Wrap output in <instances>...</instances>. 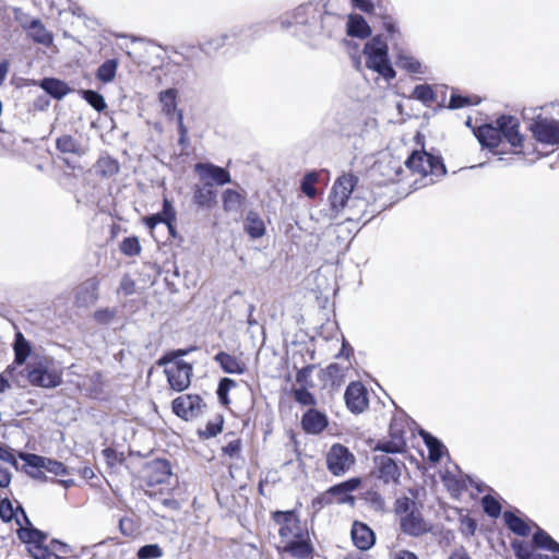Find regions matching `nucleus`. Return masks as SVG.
I'll use <instances>...</instances> for the list:
<instances>
[{"mask_svg": "<svg viewBox=\"0 0 559 559\" xmlns=\"http://www.w3.org/2000/svg\"><path fill=\"white\" fill-rule=\"evenodd\" d=\"M317 180H318V175L313 171L308 173L304 176L302 181H301V190L307 197H309V198L316 197L317 190L314 188V183L317 182Z\"/></svg>", "mask_w": 559, "mask_h": 559, "instance_id": "nucleus-49", "label": "nucleus"}, {"mask_svg": "<svg viewBox=\"0 0 559 559\" xmlns=\"http://www.w3.org/2000/svg\"><path fill=\"white\" fill-rule=\"evenodd\" d=\"M119 527L121 533L126 536H131L134 533L133 522L129 518L120 519Z\"/></svg>", "mask_w": 559, "mask_h": 559, "instance_id": "nucleus-62", "label": "nucleus"}, {"mask_svg": "<svg viewBox=\"0 0 559 559\" xmlns=\"http://www.w3.org/2000/svg\"><path fill=\"white\" fill-rule=\"evenodd\" d=\"M99 280L90 277L80 284L75 292V301L80 307H86L98 299Z\"/></svg>", "mask_w": 559, "mask_h": 559, "instance_id": "nucleus-18", "label": "nucleus"}, {"mask_svg": "<svg viewBox=\"0 0 559 559\" xmlns=\"http://www.w3.org/2000/svg\"><path fill=\"white\" fill-rule=\"evenodd\" d=\"M408 425L405 415L394 416L389 428V439H382L374 445V451L384 453H403L407 449L406 426Z\"/></svg>", "mask_w": 559, "mask_h": 559, "instance_id": "nucleus-8", "label": "nucleus"}, {"mask_svg": "<svg viewBox=\"0 0 559 559\" xmlns=\"http://www.w3.org/2000/svg\"><path fill=\"white\" fill-rule=\"evenodd\" d=\"M405 165L412 173H417L421 176L419 181H415L419 187L433 185L447 173L441 157L426 151H414L406 159Z\"/></svg>", "mask_w": 559, "mask_h": 559, "instance_id": "nucleus-5", "label": "nucleus"}, {"mask_svg": "<svg viewBox=\"0 0 559 559\" xmlns=\"http://www.w3.org/2000/svg\"><path fill=\"white\" fill-rule=\"evenodd\" d=\"M39 86L51 97L61 99L69 92L70 87L61 80L53 78H45L40 81Z\"/></svg>", "mask_w": 559, "mask_h": 559, "instance_id": "nucleus-29", "label": "nucleus"}, {"mask_svg": "<svg viewBox=\"0 0 559 559\" xmlns=\"http://www.w3.org/2000/svg\"><path fill=\"white\" fill-rule=\"evenodd\" d=\"M243 228L246 233L253 239L261 238L265 234V225L260 215L254 211H249Z\"/></svg>", "mask_w": 559, "mask_h": 559, "instance_id": "nucleus-27", "label": "nucleus"}, {"mask_svg": "<svg viewBox=\"0 0 559 559\" xmlns=\"http://www.w3.org/2000/svg\"><path fill=\"white\" fill-rule=\"evenodd\" d=\"M345 402L353 412L360 414L368 407V391L366 386H347Z\"/></svg>", "mask_w": 559, "mask_h": 559, "instance_id": "nucleus-19", "label": "nucleus"}, {"mask_svg": "<svg viewBox=\"0 0 559 559\" xmlns=\"http://www.w3.org/2000/svg\"><path fill=\"white\" fill-rule=\"evenodd\" d=\"M389 453L379 454L373 457L372 475L384 485L400 484L402 469L405 464L388 455Z\"/></svg>", "mask_w": 559, "mask_h": 559, "instance_id": "nucleus-9", "label": "nucleus"}, {"mask_svg": "<svg viewBox=\"0 0 559 559\" xmlns=\"http://www.w3.org/2000/svg\"><path fill=\"white\" fill-rule=\"evenodd\" d=\"M97 168L103 176L110 177L119 171V164L111 157H102L97 162Z\"/></svg>", "mask_w": 559, "mask_h": 559, "instance_id": "nucleus-43", "label": "nucleus"}, {"mask_svg": "<svg viewBox=\"0 0 559 559\" xmlns=\"http://www.w3.org/2000/svg\"><path fill=\"white\" fill-rule=\"evenodd\" d=\"M382 26L391 35V37H394L395 35L400 34L397 25L392 16L384 14L382 15Z\"/></svg>", "mask_w": 559, "mask_h": 559, "instance_id": "nucleus-57", "label": "nucleus"}, {"mask_svg": "<svg viewBox=\"0 0 559 559\" xmlns=\"http://www.w3.org/2000/svg\"><path fill=\"white\" fill-rule=\"evenodd\" d=\"M240 450H241V441L239 439L228 442L223 448V452L230 457L237 456L240 453Z\"/></svg>", "mask_w": 559, "mask_h": 559, "instance_id": "nucleus-58", "label": "nucleus"}, {"mask_svg": "<svg viewBox=\"0 0 559 559\" xmlns=\"http://www.w3.org/2000/svg\"><path fill=\"white\" fill-rule=\"evenodd\" d=\"M475 136L481 146L495 148L501 142L499 126L483 124L474 131Z\"/></svg>", "mask_w": 559, "mask_h": 559, "instance_id": "nucleus-22", "label": "nucleus"}, {"mask_svg": "<svg viewBox=\"0 0 559 559\" xmlns=\"http://www.w3.org/2000/svg\"><path fill=\"white\" fill-rule=\"evenodd\" d=\"M14 360L3 374L0 384L27 381L29 384H58L57 377L49 371L51 360L46 356L32 354L31 343L22 332H16L13 342Z\"/></svg>", "mask_w": 559, "mask_h": 559, "instance_id": "nucleus-1", "label": "nucleus"}, {"mask_svg": "<svg viewBox=\"0 0 559 559\" xmlns=\"http://www.w3.org/2000/svg\"><path fill=\"white\" fill-rule=\"evenodd\" d=\"M333 501L334 500H333L332 496L330 495L329 490H326L325 492H323L321 496L317 497L313 500L312 506H313V508L319 510V509L323 508L324 506L333 503Z\"/></svg>", "mask_w": 559, "mask_h": 559, "instance_id": "nucleus-61", "label": "nucleus"}, {"mask_svg": "<svg viewBox=\"0 0 559 559\" xmlns=\"http://www.w3.org/2000/svg\"><path fill=\"white\" fill-rule=\"evenodd\" d=\"M396 66L409 73L424 74L425 69L420 61L408 53L407 51L401 50L396 55Z\"/></svg>", "mask_w": 559, "mask_h": 559, "instance_id": "nucleus-30", "label": "nucleus"}, {"mask_svg": "<svg viewBox=\"0 0 559 559\" xmlns=\"http://www.w3.org/2000/svg\"><path fill=\"white\" fill-rule=\"evenodd\" d=\"M28 32L31 37L39 44L48 46L52 43L51 34L45 28V26L38 20H33L29 23Z\"/></svg>", "mask_w": 559, "mask_h": 559, "instance_id": "nucleus-37", "label": "nucleus"}, {"mask_svg": "<svg viewBox=\"0 0 559 559\" xmlns=\"http://www.w3.org/2000/svg\"><path fill=\"white\" fill-rule=\"evenodd\" d=\"M56 145L57 148L62 153L79 154L81 150L78 141L73 136L68 134L58 138L56 141Z\"/></svg>", "mask_w": 559, "mask_h": 559, "instance_id": "nucleus-42", "label": "nucleus"}, {"mask_svg": "<svg viewBox=\"0 0 559 559\" xmlns=\"http://www.w3.org/2000/svg\"><path fill=\"white\" fill-rule=\"evenodd\" d=\"M230 38L229 34H221L217 36H213L205 41H203L200 46L201 50L207 55L212 56L216 53L218 50H221L225 45L226 41Z\"/></svg>", "mask_w": 559, "mask_h": 559, "instance_id": "nucleus-38", "label": "nucleus"}, {"mask_svg": "<svg viewBox=\"0 0 559 559\" xmlns=\"http://www.w3.org/2000/svg\"><path fill=\"white\" fill-rule=\"evenodd\" d=\"M19 457L23 460L28 467L46 469L55 475H64L68 473L67 467L61 462L48 457L25 452H20Z\"/></svg>", "mask_w": 559, "mask_h": 559, "instance_id": "nucleus-15", "label": "nucleus"}, {"mask_svg": "<svg viewBox=\"0 0 559 559\" xmlns=\"http://www.w3.org/2000/svg\"><path fill=\"white\" fill-rule=\"evenodd\" d=\"M284 549L292 556L299 559L307 558L311 552V546L304 539V537L287 540Z\"/></svg>", "mask_w": 559, "mask_h": 559, "instance_id": "nucleus-33", "label": "nucleus"}, {"mask_svg": "<svg viewBox=\"0 0 559 559\" xmlns=\"http://www.w3.org/2000/svg\"><path fill=\"white\" fill-rule=\"evenodd\" d=\"M83 97L97 111H103L106 108V102L104 97L96 91H84Z\"/></svg>", "mask_w": 559, "mask_h": 559, "instance_id": "nucleus-46", "label": "nucleus"}, {"mask_svg": "<svg viewBox=\"0 0 559 559\" xmlns=\"http://www.w3.org/2000/svg\"><path fill=\"white\" fill-rule=\"evenodd\" d=\"M341 368L336 364H331L325 370L318 369V373L321 374V380L324 382L331 381V384H335L340 374Z\"/></svg>", "mask_w": 559, "mask_h": 559, "instance_id": "nucleus-51", "label": "nucleus"}, {"mask_svg": "<svg viewBox=\"0 0 559 559\" xmlns=\"http://www.w3.org/2000/svg\"><path fill=\"white\" fill-rule=\"evenodd\" d=\"M503 520L508 528L519 536L525 537L531 533L530 525L511 511L503 513Z\"/></svg>", "mask_w": 559, "mask_h": 559, "instance_id": "nucleus-32", "label": "nucleus"}, {"mask_svg": "<svg viewBox=\"0 0 559 559\" xmlns=\"http://www.w3.org/2000/svg\"><path fill=\"white\" fill-rule=\"evenodd\" d=\"M533 543L536 547L552 552H559V543H557L547 532L537 527L533 535Z\"/></svg>", "mask_w": 559, "mask_h": 559, "instance_id": "nucleus-35", "label": "nucleus"}, {"mask_svg": "<svg viewBox=\"0 0 559 559\" xmlns=\"http://www.w3.org/2000/svg\"><path fill=\"white\" fill-rule=\"evenodd\" d=\"M314 371L318 372V368L316 365H308L306 367L300 368L296 374V380L298 384H309L312 381L311 373Z\"/></svg>", "mask_w": 559, "mask_h": 559, "instance_id": "nucleus-53", "label": "nucleus"}, {"mask_svg": "<svg viewBox=\"0 0 559 559\" xmlns=\"http://www.w3.org/2000/svg\"><path fill=\"white\" fill-rule=\"evenodd\" d=\"M121 252L128 257L138 255L141 252L140 241L136 237L124 238L120 245Z\"/></svg>", "mask_w": 559, "mask_h": 559, "instance_id": "nucleus-47", "label": "nucleus"}, {"mask_svg": "<svg viewBox=\"0 0 559 559\" xmlns=\"http://www.w3.org/2000/svg\"><path fill=\"white\" fill-rule=\"evenodd\" d=\"M419 435L428 449L429 460L435 463L439 462L442 457L444 445L436 437L425 430H420Z\"/></svg>", "mask_w": 559, "mask_h": 559, "instance_id": "nucleus-31", "label": "nucleus"}, {"mask_svg": "<svg viewBox=\"0 0 559 559\" xmlns=\"http://www.w3.org/2000/svg\"><path fill=\"white\" fill-rule=\"evenodd\" d=\"M14 516L12 502L8 499H1L0 501V519L3 522H10Z\"/></svg>", "mask_w": 559, "mask_h": 559, "instance_id": "nucleus-54", "label": "nucleus"}, {"mask_svg": "<svg viewBox=\"0 0 559 559\" xmlns=\"http://www.w3.org/2000/svg\"><path fill=\"white\" fill-rule=\"evenodd\" d=\"M394 511L400 518L401 531L412 537H419L431 531V525L427 522L421 512L420 506L408 497L396 499Z\"/></svg>", "mask_w": 559, "mask_h": 559, "instance_id": "nucleus-4", "label": "nucleus"}, {"mask_svg": "<svg viewBox=\"0 0 559 559\" xmlns=\"http://www.w3.org/2000/svg\"><path fill=\"white\" fill-rule=\"evenodd\" d=\"M201 180H213L217 186H223L231 181L229 173L216 165L210 163H198L194 166Z\"/></svg>", "mask_w": 559, "mask_h": 559, "instance_id": "nucleus-16", "label": "nucleus"}, {"mask_svg": "<svg viewBox=\"0 0 559 559\" xmlns=\"http://www.w3.org/2000/svg\"><path fill=\"white\" fill-rule=\"evenodd\" d=\"M328 424L326 415L316 408L307 411L301 418L302 429L312 435L322 432L326 428Z\"/></svg>", "mask_w": 559, "mask_h": 559, "instance_id": "nucleus-20", "label": "nucleus"}, {"mask_svg": "<svg viewBox=\"0 0 559 559\" xmlns=\"http://www.w3.org/2000/svg\"><path fill=\"white\" fill-rule=\"evenodd\" d=\"M356 5L366 13L377 14L374 4L370 0H356Z\"/></svg>", "mask_w": 559, "mask_h": 559, "instance_id": "nucleus-64", "label": "nucleus"}, {"mask_svg": "<svg viewBox=\"0 0 559 559\" xmlns=\"http://www.w3.org/2000/svg\"><path fill=\"white\" fill-rule=\"evenodd\" d=\"M512 548L518 559H528L534 549L523 540H514Z\"/></svg>", "mask_w": 559, "mask_h": 559, "instance_id": "nucleus-52", "label": "nucleus"}, {"mask_svg": "<svg viewBox=\"0 0 559 559\" xmlns=\"http://www.w3.org/2000/svg\"><path fill=\"white\" fill-rule=\"evenodd\" d=\"M215 360L219 364L222 369L227 373H242L243 366L234 356L221 352L215 356Z\"/></svg>", "mask_w": 559, "mask_h": 559, "instance_id": "nucleus-34", "label": "nucleus"}, {"mask_svg": "<svg viewBox=\"0 0 559 559\" xmlns=\"http://www.w3.org/2000/svg\"><path fill=\"white\" fill-rule=\"evenodd\" d=\"M391 559H419L413 551L399 549L391 554Z\"/></svg>", "mask_w": 559, "mask_h": 559, "instance_id": "nucleus-63", "label": "nucleus"}, {"mask_svg": "<svg viewBox=\"0 0 559 559\" xmlns=\"http://www.w3.org/2000/svg\"><path fill=\"white\" fill-rule=\"evenodd\" d=\"M357 182L358 178L352 174H345L334 182L330 194V202L335 212L345 207Z\"/></svg>", "mask_w": 559, "mask_h": 559, "instance_id": "nucleus-12", "label": "nucleus"}, {"mask_svg": "<svg viewBox=\"0 0 559 559\" xmlns=\"http://www.w3.org/2000/svg\"><path fill=\"white\" fill-rule=\"evenodd\" d=\"M484 511L491 518H498L501 513L500 503L491 496L481 499Z\"/></svg>", "mask_w": 559, "mask_h": 559, "instance_id": "nucleus-50", "label": "nucleus"}, {"mask_svg": "<svg viewBox=\"0 0 559 559\" xmlns=\"http://www.w3.org/2000/svg\"><path fill=\"white\" fill-rule=\"evenodd\" d=\"M177 92L175 88H168L159 93V102L162 104V110L167 115L171 116L177 108Z\"/></svg>", "mask_w": 559, "mask_h": 559, "instance_id": "nucleus-40", "label": "nucleus"}, {"mask_svg": "<svg viewBox=\"0 0 559 559\" xmlns=\"http://www.w3.org/2000/svg\"><path fill=\"white\" fill-rule=\"evenodd\" d=\"M352 539L358 549L368 550L373 546L376 537L372 530L366 524L355 522L352 527Z\"/></svg>", "mask_w": 559, "mask_h": 559, "instance_id": "nucleus-21", "label": "nucleus"}, {"mask_svg": "<svg viewBox=\"0 0 559 559\" xmlns=\"http://www.w3.org/2000/svg\"><path fill=\"white\" fill-rule=\"evenodd\" d=\"M294 397L302 406H314L316 397L307 390V386L294 388Z\"/></svg>", "mask_w": 559, "mask_h": 559, "instance_id": "nucleus-45", "label": "nucleus"}, {"mask_svg": "<svg viewBox=\"0 0 559 559\" xmlns=\"http://www.w3.org/2000/svg\"><path fill=\"white\" fill-rule=\"evenodd\" d=\"M272 519L280 525L278 534L282 539L287 542L304 537V528L295 511H276L272 514Z\"/></svg>", "mask_w": 559, "mask_h": 559, "instance_id": "nucleus-13", "label": "nucleus"}, {"mask_svg": "<svg viewBox=\"0 0 559 559\" xmlns=\"http://www.w3.org/2000/svg\"><path fill=\"white\" fill-rule=\"evenodd\" d=\"M51 544L53 550L43 545L29 548V551L35 559H66L64 556L58 555L55 550L66 555L68 554V545L59 540H53Z\"/></svg>", "mask_w": 559, "mask_h": 559, "instance_id": "nucleus-24", "label": "nucleus"}, {"mask_svg": "<svg viewBox=\"0 0 559 559\" xmlns=\"http://www.w3.org/2000/svg\"><path fill=\"white\" fill-rule=\"evenodd\" d=\"M118 61L116 59L106 60L97 69L96 78L103 83H110L116 78Z\"/></svg>", "mask_w": 559, "mask_h": 559, "instance_id": "nucleus-39", "label": "nucleus"}, {"mask_svg": "<svg viewBox=\"0 0 559 559\" xmlns=\"http://www.w3.org/2000/svg\"><path fill=\"white\" fill-rule=\"evenodd\" d=\"M388 50V44L381 36L372 37L364 47L367 67L390 81L396 73L390 63Z\"/></svg>", "mask_w": 559, "mask_h": 559, "instance_id": "nucleus-6", "label": "nucleus"}, {"mask_svg": "<svg viewBox=\"0 0 559 559\" xmlns=\"http://www.w3.org/2000/svg\"><path fill=\"white\" fill-rule=\"evenodd\" d=\"M159 214L162 222L167 225L170 234L175 236L174 223L176 221V211L168 199H164L163 211Z\"/></svg>", "mask_w": 559, "mask_h": 559, "instance_id": "nucleus-41", "label": "nucleus"}, {"mask_svg": "<svg viewBox=\"0 0 559 559\" xmlns=\"http://www.w3.org/2000/svg\"><path fill=\"white\" fill-rule=\"evenodd\" d=\"M222 426H223L222 418H219L215 423H207L205 429L200 431V435L205 439L215 437L222 431Z\"/></svg>", "mask_w": 559, "mask_h": 559, "instance_id": "nucleus-55", "label": "nucleus"}, {"mask_svg": "<svg viewBox=\"0 0 559 559\" xmlns=\"http://www.w3.org/2000/svg\"><path fill=\"white\" fill-rule=\"evenodd\" d=\"M173 412L183 420H191L203 414L206 404L197 394H182L173 403Z\"/></svg>", "mask_w": 559, "mask_h": 559, "instance_id": "nucleus-11", "label": "nucleus"}, {"mask_svg": "<svg viewBox=\"0 0 559 559\" xmlns=\"http://www.w3.org/2000/svg\"><path fill=\"white\" fill-rule=\"evenodd\" d=\"M347 34L364 39L371 35V28L361 15L352 14L348 16Z\"/></svg>", "mask_w": 559, "mask_h": 559, "instance_id": "nucleus-26", "label": "nucleus"}, {"mask_svg": "<svg viewBox=\"0 0 559 559\" xmlns=\"http://www.w3.org/2000/svg\"><path fill=\"white\" fill-rule=\"evenodd\" d=\"M135 282L131 278V276L124 275L120 282L119 292H121L124 296H131L135 293Z\"/></svg>", "mask_w": 559, "mask_h": 559, "instance_id": "nucleus-56", "label": "nucleus"}, {"mask_svg": "<svg viewBox=\"0 0 559 559\" xmlns=\"http://www.w3.org/2000/svg\"><path fill=\"white\" fill-rule=\"evenodd\" d=\"M162 556L163 550L157 544L144 545L138 550L139 559H157Z\"/></svg>", "mask_w": 559, "mask_h": 559, "instance_id": "nucleus-48", "label": "nucleus"}, {"mask_svg": "<svg viewBox=\"0 0 559 559\" xmlns=\"http://www.w3.org/2000/svg\"><path fill=\"white\" fill-rule=\"evenodd\" d=\"M0 460L11 464L12 466H17V461L12 453L11 449L7 445H0Z\"/></svg>", "mask_w": 559, "mask_h": 559, "instance_id": "nucleus-60", "label": "nucleus"}, {"mask_svg": "<svg viewBox=\"0 0 559 559\" xmlns=\"http://www.w3.org/2000/svg\"><path fill=\"white\" fill-rule=\"evenodd\" d=\"M333 19V15L322 14L316 5L308 3L282 15L280 23L284 29L295 27L297 35L311 37L319 34L323 29L324 23Z\"/></svg>", "mask_w": 559, "mask_h": 559, "instance_id": "nucleus-2", "label": "nucleus"}, {"mask_svg": "<svg viewBox=\"0 0 559 559\" xmlns=\"http://www.w3.org/2000/svg\"><path fill=\"white\" fill-rule=\"evenodd\" d=\"M325 463L332 475L343 476L355 464V456L345 445L334 443L326 452Z\"/></svg>", "mask_w": 559, "mask_h": 559, "instance_id": "nucleus-10", "label": "nucleus"}, {"mask_svg": "<svg viewBox=\"0 0 559 559\" xmlns=\"http://www.w3.org/2000/svg\"><path fill=\"white\" fill-rule=\"evenodd\" d=\"M530 130L536 141L547 145L559 144V121L538 117L534 120Z\"/></svg>", "mask_w": 559, "mask_h": 559, "instance_id": "nucleus-14", "label": "nucleus"}, {"mask_svg": "<svg viewBox=\"0 0 559 559\" xmlns=\"http://www.w3.org/2000/svg\"><path fill=\"white\" fill-rule=\"evenodd\" d=\"M412 95L415 99H418L425 104H430L436 98L433 90L428 84L416 85Z\"/></svg>", "mask_w": 559, "mask_h": 559, "instance_id": "nucleus-44", "label": "nucleus"}, {"mask_svg": "<svg viewBox=\"0 0 559 559\" xmlns=\"http://www.w3.org/2000/svg\"><path fill=\"white\" fill-rule=\"evenodd\" d=\"M471 104L472 102L468 97H464L461 95H452L449 102V107L452 109H457Z\"/></svg>", "mask_w": 559, "mask_h": 559, "instance_id": "nucleus-59", "label": "nucleus"}, {"mask_svg": "<svg viewBox=\"0 0 559 559\" xmlns=\"http://www.w3.org/2000/svg\"><path fill=\"white\" fill-rule=\"evenodd\" d=\"M501 138L503 136L512 146L522 145L523 136L519 131V120L512 116H501L497 119Z\"/></svg>", "mask_w": 559, "mask_h": 559, "instance_id": "nucleus-17", "label": "nucleus"}, {"mask_svg": "<svg viewBox=\"0 0 559 559\" xmlns=\"http://www.w3.org/2000/svg\"><path fill=\"white\" fill-rule=\"evenodd\" d=\"M23 519L27 525V527H20L17 531L19 537L23 543L32 545L31 548L35 546H43L47 539V534L33 527L31 521L26 516L25 512L22 510Z\"/></svg>", "mask_w": 559, "mask_h": 559, "instance_id": "nucleus-23", "label": "nucleus"}, {"mask_svg": "<svg viewBox=\"0 0 559 559\" xmlns=\"http://www.w3.org/2000/svg\"><path fill=\"white\" fill-rule=\"evenodd\" d=\"M359 484L360 480L358 478H352L349 480L335 485L328 490L333 499L334 497H336L337 502L343 503L346 502L347 500H353V497L349 496V492L355 490L359 486Z\"/></svg>", "mask_w": 559, "mask_h": 559, "instance_id": "nucleus-28", "label": "nucleus"}, {"mask_svg": "<svg viewBox=\"0 0 559 559\" xmlns=\"http://www.w3.org/2000/svg\"><path fill=\"white\" fill-rule=\"evenodd\" d=\"M193 201L200 207L211 209L216 203V192L211 182H204L202 186H195Z\"/></svg>", "mask_w": 559, "mask_h": 559, "instance_id": "nucleus-25", "label": "nucleus"}, {"mask_svg": "<svg viewBox=\"0 0 559 559\" xmlns=\"http://www.w3.org/2000/svg\"><path fill=\"white\" fill-rule=\"evenodd\" d=\"M223 207L226 212H235L238 211L245 200V195L240 192L233 190V189H226L223 192Z\"/></svg>", "mask_w": 559, "mask_h": 559, "instance_id": "nucleus-36", "label": "nucleus"}, {"mask_svg": "<svg viewBox=\"0 0 559 559\" xmlns=\"http://www.w3.org/2000/svg\"><path fill=\"white\" fill-rule=\"evenodd\" d=\"M140 480L142 481V486L146 487L145 489L147 495H152L148 490L156 486H170V480L173 478V472L170 463L167 460H152L146 462L139 472Z\"/></svg>", "mask_w": 559, "mask_h": 559, "instance_id": "nucleus-7", "label": "nucleus"}, {"mask_svg": "<svg viewBox=\"0 0 559 559\" xmlns=\"http://www.w3.org/2000/svg\"><path fill=\"white\" fill-rule=\"evenodd\" d=\"M195 349V346H191L166 353L157 361L156 367L151 369L148 377L160 371L165 373L168 384H190L193 368L181 358Z\"/></svg>", "mask_w": 559, "mask_h": 559, "instance_id": "nucleus-3", "label": "nucleus"}]
</instances>
